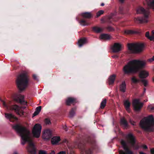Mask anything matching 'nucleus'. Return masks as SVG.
Returning <instances> with one entry per match:
<instances>
[{"mask_svg":"<svg viewBox=\"0 0 154 154\" xmlns=\"http://www.w3.org/2000/svg\"><path fill=\"white\" fill-rule=\"evenodd\" d=\"M60 140L59 137L54 136L51 139V143L53 145L57 144Z\"/></svg>","mask_w":154,"mask_h":154,"instance_id":"nucleus-22","label":"nucleus"},{"mask_svg":"<svg viewBox=\"0 0 154 154\" xmlns=\"http://www.w3.org/2000/svg\"><path fill=\"white\" fill-rule=\"evenodd\" d=\"M121 143L125 152L123 150H120L119 151V154H134L133 152L129 149L125 140H122Z\"/></svg>","mask_w":154,"mask_h":154,"instance_id":"nucleus-8","label":"nucleus"},{"mask_svg":"<svg viewBox=\"0 0 154 154\" xmlns=\"http://www.w3.org/2000/svg\"><path fill=\"white\" fill-rule=\"evenodd\" d=\"M146 62L144 61L134 60L130 61L123 68V70L125 74L136 73L145 67Z\"/></svg>","mask_w":154,"mask_h":154,"instance_id":"nucleus-2","label":"nucleus"},{"mask_svg":"<svg viewBox=\"0 0 154 154\" xmlns=\"http://www.w3.org/2000/svg\"><path fill=\"white\" fill-rule=\"evenodd\" d=\"M143 90H144L143 93H144L145 92V91H146V88H144Z\"/></svg>","mask_w":154,"mask_h":154,"instance_id":"nucleus-54","label":"nucleus"},{"mask_svg":"<svg viewBox=\"0 0 154 154\" xmlns=\"http://www.w3.org/2000/svg\"><path fill=\"white\" fill-rule=\"evenodd\" d=\"M147 101V100H144V101L145 102H146Z\"/></svg>","mask_w":154,"mask_h":154,"instance_id":"nucleus-57","label":"nucleus"},{"mask_svg":"<svg viewBox=\"0 0 154 154\" xmlns=\"http://www.w3.org/2000/svg\"><path fill=\"white\" fill-rule=\"evenodd\" d=\"M114 16L113 14L111 16L108 17L105 20V22L107 23H110L112 22V17Z\"/></svg>","mask_w":154,"mask_h":154,"instance_id":"nucleus-36","label":"nucleus"},{"mask_svg":"<svg viewBox=\"0 0 154 154\" xmlns=\"http://www.w3.org/2000/svg\"><path fill=\"white\" fill-rule=\"evenodd\" d=\"M132 146L133 147L134 149L135 150H137L139 148V145H135L134 144V146Z\"/></svg>","mask_w":154,"mask_h":154,"instance_id":"nucleus-43","label":"nucleus"},{"mask_svg":"<svg viewBox=\"0 0 154 154\" xmlns=\"http://www.w3.org/2000/svg\"><path fill=\"white\" fill-rule=\"evenodd\" d=\"M39 154H47L45 151L40 150L39 152Z\"/></svg>","mask_w":154,"mask_h":154,"instance_id":"nucleus-44","label":"nucleus"},{"mask_svg":"<svg viewBox=\"0 0 154 154\" xmlns=\"http://www.w3.org/2000/svg\"><path fill=\"white\" fill-rule=\"evenodd\" d=\"M123 7L122 6H121L119 8V13L120 14H123L124 13H123Z\"/></svg>","mask_w":154,"mask_h":154,"instance_id":"nucleus-42","label":"nucleus"},{"mask_svg":"<svg viewBox=\"0 0 154 154\" xmlns=\"http://www.w3.org/2000/svg\"><path fill=\"white\" fill-rule=\"evenodd\" d=\"M152 80H153V82H154V76L152 78Z\"/></svg>","mask_w":154,"mask_h":154,"instance_id":"nucleus-56","label":"nucleus"},{"mask_svg":"<svg viewBox=\"0 0 154 154\" xmlns=\"http://www.w3.org/2000/svg\"><path fill=\"white\" fill-rule=\"evenodd\" d=\"M55 152L54 151H51V152H50L49 154H55Z\"/></svg>","mask_w":154,"mask_h":154,"instance_id":"nucleus-50","label":"nucleus"},{"mask_svg":"<svg viewBox=\"0 0 154 154\" xmlns=\"http://www.w3.org/2000/svg\"><path fill=\"white\" fill-rule=\"evenodd\" d=\"M87 42V39L85 38H80L78 42V46L80 47Z\"/></svg>","mask_w":154,"mask_h":154,"instance_id":"nucleus-26","label":"nucleus"},{"mask_svg":"<svg viewBox=\"0 0 154 154\" xmlns=\"http://www.w3.org/2000/svg\"><path fill=\"white\" fill-rule=\"evenodd\" d=\"M76 108L75 107L72 108L69 112V117L72 118L75 115Z\"/></svg>","mask_w":154,"mask_h":154,"instance_id":"nucleus-30","label":"nucleus"},{"mask_svg":"<svg viewBox=\"0 0 154 154\" xmlns=\"http://www.w3.org/2000/svg\"><path fill=\"white\" fill-rule=\"evenodd\" d=\"M63 128L65 131H67V128L66 127H64Z\"/></svg>","mask_w":154,"mask_h":154,"instance_id":"nucleus-51","label":"nucleus"},{"mask_svg":"<svg viewBox=\"0 0 154 154\" xmlns=\"http://www.w3.org/2000/svg\"><path fill=\"white\" fill-rule=\"evenodd\" d=\"M149 75L148 72L145 71H141L139 73V76L141 79H143L146 78Z\"/></svg>","mask_w":154,"mask_h":154,"instance_id":"nucleus-21","label":"nucleus"},{"mask_svg":"<svg viewBox=\"0 0 154 154\" xmlns=\"http://www.w3.org/2000/svg\"><path fill=\"white\" fill-rule=\"evenodd\" d=\"M41 110V106H39L37 107L35 111L33 113V116H35L38 115Z\"/></svg>","mask_w":154,"mask_h":154,"instance_id":"nucleus-34","label":"nucleus"},{"mask_svg":"<svg viewBox=\"0 0 154 154\" xmlns=\"http://www.w3.org/2000/svg\"><path fill=\"white\" fill-rule=\"evenodd\" d=\"M106 28L109 32H112L115 30V29L110 26H108Z\"/></svg>","mask_w":154,"mask_h":154,"instance_id":"nucleus-38","label":"nucleus"},{"mask_svg":"<svg viewBox=\"0 0 154 154\" xmlns=\"http://www.w3.org/2000/svg\"><path fill=\"white\" fill-rule=\"evenodd\" d=\"M131 80L132 82L135 84L137 83L140 81L143 84L145 87L147 86L148 84V82L147 80L144 79H141L140 80L137 79L135 77L132 78Z\"/></svg>","mask_w":154,"mask_h":154,"instance_id":"nucleus-17","label":"nucleus"},{"mask_svg":"<svg viewBox=\"0 0 154 154\" xmlns=\"http://www.w3.org/2000/svg\"><path fill=\"white\" fill-rule=\"evenodd\" d=\"M2 104L4 106L7 110L14 111L16 113L20 116L23 115V111L21 109V107L17 105H10V102L7 103L4 101L2 100Z\"/></svg>","mask_w":154,"mask_h":154,"instance_id":"nucleus-6","label":"nucleus"},{"mask_svg":"<svg viewBox=\"0 0 154 154\" xmlns=\"http://www.w3.org/2000/svg\"><path fill=\"white\" fill-rule=\"evenodd\" d=\"M120 124L121 126L123 127L125 129L128 126V122L124 118H121Z\"/></svg>","mask_w":154,"mask_h":154,"instance_id":"nucleus-19","label":"nucleus"},{"mask_svg":"<svg viewBox=\"0 0 154 154\" xmlns=\"http://www.w3.org/2000/svg\"><path fill=\"white\" fill-rule=\"evenodd\" d=\"M24 99V96L22 95H20L17 98L14 99V100L21 105H26L27 102L25 101Z\"/></svg>","mask_w":154,"mask_h":154,"instance_id":"nucleus-14","label":"nucleus"},{"mask_svg":"<svg viewBox=\"0 0 154 154\" xmlns=\"http://www.w3.org/2000/svg\"><path fill=\"white\" fill-rule=\"evenodd\" d=\"M66 152L65 151H61L59 152L57 154H65Z\"/></svg>","mask_w":154,"mask_h":154,"instance_id":"nucleus-47","label":"nucleus"},{"mask_svg":"<svg viewBox=\"0 0 154 154\" xmlns=\"http://www.w3.org/2000/svg\"><path fill=\"white\" fill-rule=\"evenodd\" d=\"M106 99H104L100 103V108L102 109H103L106 106Z\"/></svg>","mask_w":154,"mask_h":154,"instance_id":"nucleus-33","label":"nucleus"},{"mask_svg":"<svg viewBox=\"0 0 154 154\" xmlns=\"http://www.w3.org/2000/svg\"><path fill=\"white\" fill-rule=\"evenodd\" d=\"M101 39L106 40H109L112 38V37L109 35L107 34H102L100 35Z\"/></svg>","mask_w":154,"mask_h":154,"instance_id":"nucleus-23","label":"nucleus"},{"mask_svg":"<svg viewBox=\"0 0 154 154\" xmlns=\"http://www.w3.org/2000/svg\"><path fill=\"white\" fill-rule=\"evenodd\" d=\"M116 75L113 74L111 75L109 78L108 82L109 85L113 84L115 80Z\"/></svg>","mask_w":154,"mask_h":154,"instance_id":"nucleus-27","label":"nucleus"},{"mask_svg":"<svg viewBox=\"0 0 154 154\" xmlns=\"http://www.w3.org/2000/svg\"><path fill=\"white\" fill-rule=\"evenodd\" d=\"M79 22L82 26H85L88 25V23L84 19H81Z\"/></svg>","mask_w":154,"mask_h":154,"instance_id":"nucleus-35","label":"nucleus"},{"mask_svg":"<svg viewBox=\"0 0 154 154\" xmlns=\"http://www.w3.org/2000/svg\"><path fill=\"white\" fill-rule=\"evenodd\" d=\"M124 104L126 110L128 112H130V107L131 103L128 100H126L124 101Z\"/></svg>","mask_w":154,"mask_h":154,"instance_id":"nucleus-25","label":"nucleus"},{"mask_svg":"<svg viewBox=\"0 0 154 154\" xmlns=\"http://www.w3.org/2000/svg\"><path fill=\"white\" fill-rule=\"evenodd\" d=\"M150 152L151 154H154V148H152L150 149Z\"/></svg>","mask_w":154,"mask_h":154,"instance_id":"nucleus-45","label":"nucleus"},{"mask_svg":"<svg viewBox=\"0 0 154 154\" xmlns=\"http://www.w3.org/2000/svg\"><path fill=\"white\" fill-rule=\"evenodd\" d=\"M142 147L144 149H148L147 146L146 145H143L142 146Z\"/></svg>","mask_w":154,"mask_h":154,"instance_id":"nucleus-48","label":"nucleus"},{"mask_svg":"<svg viewBox=\"0 0 154 154\" xmlns=\"http://www.w3.org/2000/svg\"><path fill=\"white\" fill-rule=\"evenodd\" d=\"M149 61L151 62L153 61H154V56L152 58L149 59Z\"/></svg>","mask_w":154,"mask_h":154,"instance_id":"nucleus-46","label":"nucleus"},{"mask_svg":"<svg viewBox=\"0 0 154 154\" xmlns=\"http://www.w3.org/2000/svg\"><path fill=\"white\" fill-rule=\"evenodd\" d=\"M127 138L131 146H134L136 142L135 138L132 134H128L127 135Z\"/></svg>","mask_w":154,"mask_h":154,"instance_id":"nucleus-15","label":"nucleus"},{"mask_svg":"<svg viewBox=\"0 0 154 154\" xmlns=\"http://www.w3.org/2000/svg\"><path fill=\"white\" fill-rule=\"evenodd\" d=\"M147 109L149 111L152 112L154 111V105L150 104L147 107Z\"/></svg>","mask_w":154,"mask_h":154,"instance_id":"nucleus-37","label":"nucleus"},{"mask_svg":"<svg viewBox=\"0 0 154 154\" xmlns=\"http://www.w3.org/2000/svg\"><path fill=\"white\" fill-rule=\"evenodd\" d=\"M137 14H143V17H138L134 19L135 22L140 23H147L148 22L149 15V10H146L142 7H140L138 8L137 10Z\"/></svg>","mask_w":154,"mask_h":154,"instance_id":"nucleus-5","label":"nucleus"},{"mask_svg":"<svg viewBox=\"0 0 154 154\" xmlns=\"http://www.w3.org/2000/svg\"><path fill=\"white\" fill-rule=\"evenodd\" d=\"M121 45L119 43H116L111 47V49L112 52L114 53H117L121 50Z\"/></svg>","mask_w":154,"mask_h":154,"instance_id":"nucleus-16","label":"nucleus"},{"mask_svg":"<svg viewBox=\"0 0 154 154\" xmlns=\"http://www.w3.org/2000/svg\"><path fill=\"white\" fill-rule=\"evenodd\" d=\"M42 126L38 124H35L32 129V133L34 137L36 138L39 137L41 133Z\"/></svg>","mask_w":154,"mask_h":154,"instance_id":"nucleus-9","label":"nucleus"},{"mask_svg":"<svg viewBox=\"0 0 154 154\" xmlns=\"http://www.w3.org/2000/svg\"><path fill=\"white\" fill-rule=\"evenodd\" d=\"M13 154H18V153H17V152H14V153H13Z\"/></svg>","mask_w":154,"mask_h":154,"instance_id":"nucleus-55","label":"nucleus"},{"mask_svg":"<svg viewBox=\"0 0 154 154\" xmlns=\"http://www.w3.org/2000/svg\"><path fill=\"white\" fill-rule=\"evenodd\" d=\"M147 5L154 10V0H146Z\"/></svg>","mask_w":154,"mask_h":154,"instance_id":"nucleus-29","label":"nucleus"},{"mask_svg":"<svg viewBox=\"0 0 154 154\" xmlns=\"http://www.w3.org/2000/svg\"><path fill=\"white\" fill-rule=\"evenodd\" d=\"M152 35L151 36H149V32H147L145 34L146 37L149 39L151 41H154V30L152 31Z\"/></svg>","mask_w":154,"mask_h":154,"instance_id":"nucleus-31","label":"nucleus"},{"mask_svg":"<svg viewBox=\"0 0 154 154\" xmlns=\"http://www.w3.org/2000/svg\"><path fill=\"white\" fill-rule=\"evenodd\" d=\"M92 31L96 33H100L103 31V29L97 26L93 27Z\"/></svg>","mask_w":154,"mask_h":154,"instance_id":"nucleus-28","label":"nucleus"},{"mask_svg":"<svg viewBox=\"0 0 154 154\" xmlns=\"http://www.w3.org/2000/svg\"><path fill=\"white\" fill-rule=\"evenodd\" d=\"M126 89V84L125 82H123L120 86V91L123 92H125Z\"/></svg>","mask_w":154,"mask_h":154,"instance_id":"nucleus-32","label":"nucleus"},{"mask_svg":"<svg viewBox=\"0 0 154 154\" xmlns=\"http://www.w3.org/2000/svg\"><path fill=\"white\" fill-rule=\"evenodd\" d=\"M133 105L134 109L136 111L140 110L143 107V104L140 102V100L138 99H135L133 101Z\"/></svg>","mask_w":154,"mask_h":154,"instance_id":"nucleus-11","label":"nucleus"},{"mask_svg":"<svg viewBox=\"0 0 154 154\" xmlns=\"http://www.w3.org/2000/svg\"><path fill=\"white\" fill-rule=\"evenodd\" d=\"M88 143L91 146V148L89 149L88 150L85 151V154H92L93 150L97 147L95 141L93 139H89L88 141Z\"/></svg>","mask_w":154,"mask_h":154,"instance_id":"nucleus-10","label":"nucleus"},{"mask_svg":"<svg viewBox=\"0 0 154 154\" xmlns=\"http://www.w3.org/2000/svg\"><path fill=\"white\" fill-rule=\"evenodd\" d=\"M104 5V4L103 3H102L101 4V6H103Z\"/></svg>","mask_w":154,"mask_h":154,"instance_id":"nucleus-53","label":"nucleus"},{"mask_svg":"<svg viewBox=\"0 0 154 154\" xmlns=\"http://www.w3.org/2000/svg\"><path fill=\"white\" fill-rule=\"evenodd\" d=\"M140 30L138 29H136L134 30L127 29L124 31V33L127 35L138 34L140 33Z\"/></svg>","mask_w":154,"mask_h":154,"instance_id":"nucleus-18","label":"nucleus"},{"mask_svg":"<svg viewBox=\"0 0 154 154\" xmlns=\"http://www.w3.org/2000/svg\"><path fill=\"white\" fill-rule=\"evenodd\" d=\"M51 137L52 132L50 129H48L45 130L42 135V137L44 139L48 140Z\"/></svg>","mask_w":154,"mask_h":154,"instance_id":"nucleus-12","label":"nucleus"},{"mask_svg":"<svg viewBox=\"0 0 154 154\" xmlns=\"http://www.w3.org/2000/svg\"><path fill=\"white\" fill-rule=\"evenodd\" d=\"M104 13V11L103 10H100L97 13L96 16L98 17L100 16L101 15L103 14Z\"/></svg>","mask_w":154,"mask_h":154,"instance_id":"nucleus-39","label":"nucleus"},{"mask_svg":"<svg viewBox=\"0 0 154 154\" xmlns=\"http://www.w3.org/2000/svg\"><path fill=\"white\" fill-rule=\"evenodd\" d=\"M81 15L83 17L88 19H90L91 17H93V16L90 12H84L82 13Z\"/></svg>","mask_w":154,"mask_h":154,"instance_id":"nucleus-24","label":"nucleus"},{"mask_svg":"<svg viewBox=\"0 0 154 154\" xmlns=\"http://www.w3.org/2000/svg\"><path fill=\"white\" fill-rule=\"evenodd\" d=\"M141 128L146 131H152L153 129L151 127H154V119L152 115L149 116L145 118V120H141L140 122Z\"/></svg>","mask_w":154,"mask_h":154,"instance_id":"nucleus-4","label":"nucleus"},{"mask_svg":"<svg viewBox=\"0 0 154 154\" xmlns=\"http://www.w3.org/2000/svg\"><path fill=\"white\" fill-rule=\"evenodd\" d=\"M13 128L17 133L20 134L21 138V144L24 145L26 142H28L29 145L27 147L28 152L30 154H35L36 149L35 145L31 140L29 136V131L25 127L19 124H16Z\"/></svg>","mask_w":154,"mask_h":154,"instance_id":"nucleus-1","label":"nucleus"},{"mask_svg":"<svg viewBox=\"0 0 154 154\" xmlns=\"http://www.w3.org/2000/svg\"><path fill=\"white\" fill-rule=\"evenodd\" d=\"M140 154H146V153H144L143 152H139Z\"/></svg>","mask_w":154,"mask_h":154,"instance_id":"nucleus-52","label":"nucleus"},{"mask_svg":"<svg viewBox=\"0 0 154 154\" xmlns=\"http://www.w3.org/2000/svg\"><path fill=\"white\" fill-rule=\"evenodd\" d=\"M128 47L129 50L132 52L136 53L142 51L144 45L143 43H131L128 44Z\"/></svg>","mask_w":154,"mask_h":154,"instance_id":"nucleus-7","label":"nucleus"},{"mask_svg":"<svg viewBox=\"0 0 154 154\" xmlns=\"http://www.w3.org/2000/svg\"><path fill=\"white\" fill-rule=\"evenodd\" d=\"M77 99L72 97H68L66 100L65 103L66 105L70 106L71 104L74 105L78 102Z\"/></svg>","mask_w":154,"mask_h":154,"instance_id":"nucleus-13","label":"nucleus"},{"mask_svg":"<svg viewBox=\"0 0 154 154\" xmlns=\"http://www.w3.org/2000/svg\"><path fill=\"white\" fill-rule=\"evenodd\" d=\"M5 115V117L7 119H9L11 122H13L15 120H17V118L11 114L6 113Z\"/></svg>","mask_w":154,"mask_h":154,"instance_id":"nucleus-20","label":"nucleus"},{"mask_svg":"<svg viewBox=\"0 0 154 154\" xmlns=\"http://www.w3.org/2000/svg\"><path fill=\"white\" fill-rule=\"evenodd\" d=\"M44 122L46 125H50L51 124L50 120L48 118H46L45 119Z\"/></svg>","mask_w":154,"mask_h":154,"instance_id":"nucleus-40","label":"nucleus"},{"mask_svg":"<svg viewBox=\"0 0 154 154\" xmlns=\"http://www.w3.org/2000/svg\"><path fill=\"white\" fill-rule=\"evenodd\" d=\"M125 0H119V2H120L121 3H124Z\"/></svg>","mask_w":154,"mask_h":154,"instance_id":"nucleus-49","label":"nucleus"},{"mask_svg":"<svg viewBox=\"0 0 154 154\" xmlns=\"http://www.w3.org/2000/svg\"><path fill=\"white\" fill-rule=\"evenodd\" d=\"M30 81L29 76L26 72L19 75L16 80V84L19 90L22 91L28 87Z\"/></svg>","mask_w":154,"mask_h":154,"instance_id":"nucleus-3","label":"nucleus"},{"mask_svg":"<svg viewBox=\"0 0 154 154\" xmlns=\"http://www.w3.org/2000/svg\"><path fill=\"white\" fill-rule=\"evenodd\" d=\"M32 77L33 79L36 81H38V79L37 75L35 74H33L32 75Z\"/></svg>","mask_w":154,"mask_h":154,"instance_id":"nucleus-41","label":"nucleus"}]
</instances>
